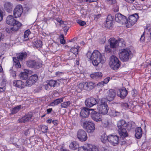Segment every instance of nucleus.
<instances>
[{
	"label": "nucleus",
	"mask_w": 151,
	"mask_h": 151,
	"mask_svg": "<svg viewBox=\"0 0 151 151\" xmlns=\"http://www.w3.org/2000/svg\"><path fill=\"white\" fill-rule=\"evenodd\" d=\"M109 65L114 70H116L119 68L120 66V63L118 58L114 55L111 56L110 59Z\"/></svg>",
	"instance_id": "obj_5"
},
{
	"label": "nucleus",
	"mask_w": 151,
	"mask_h": 151,
	"mask_svg": "<svg viewBox=\"0 0 151 151\" xmlns=\"http://www.w3.org/2000/svg\"><path fill=\"white\" fill-rule=\"evenodd\" d=\"M115 20L116 22L122 24H126L127 21L126 17L120 13L115 14Z\"/></svg>",
	"instance_id": "obj_13"
},
{
	"label": "nucleus",
	"mask_w": 151,
	"mask_h": 151,
	"mask_svg": "<svg viewBox=\"0 0 151 151\" xmlns=\"http://www.w3.org/2000/svg\"><path fill=\"white\" fill-rule=\"evenodd\" d=\"M70 149L72 150H75L79 147V145L78 143L76 141L71 142L69 146Z\"/></svg>",
	"instance_id": "obj_31"
},
{
	"label": "nucleus",
	"mask_w": 151,
	"mask_h": 151,
	"mask_svg": "<svg viewBox=\"0 0 151 151\" xmlns=\"http://www.w3.org/2000/svg\"><path fill=\"white\" fill-rule=\"evenodd\" d=\"M118 131L120 135L122 137H126L128 135L127 132L125 128L118 129Z\"/></svg>",
	"instance_id": "obj_22"
},
{
	"label": "nucleus",
	"mask_w": 151,
	"mask_h": 151,
	"mask_svg": "<svg viewBox=\"0 0 151 151\" xmlns=\"http://www.w3.org/2000/svg\"><path fill=\"white\" fill-rule=\"evenodd\" d=\"M117 125L118 129H121L126 127L127 124L124 120H121L118 122Z\"/></svg>",
	"instance_id": "obj_27"
},
{
	"label": "nucleus",
	"mask_w": 151,
	"mask_h": 151,
	"mask_svg": "<svg viewBox=\"0 0 151 151\" xmlns=\"http://www.w3.org/2000/svg\"><path fill=\"white\" fill-rule=\"evenodd\" d=\"M32 117V114L31 113H28L26 115L21 119H20L21 122L25 123L30 120Z\"/></svg>",
	"instance_id": "obj_26"
},
{
	"label": "nucleus",
	"mask_w": 151,
	"mask_h": 151,
	"mask_svg": "<svg viewBox=\"0 0 151 151\" xmlns=\"http://www.w3.org/2000/svg\"><path fill=\"white\" fill-rule=\"evenodd\" d=\"M21 107V106L20 105L14 107L12 109L11 114H16L19 111Z\"/></svg>",
	"instance_id": "obj_40"
},
{
	"label": "nucleus",
	"mask_w": 151,
	"mask_h": 151,
	"mask_svg": "<svg viewBox=\"0 0 151 151\" xmlns=\"http://www.w3.org/2000/svg\"><path fill=\"white\" fill-rule=\"evenodd\" d=\"M64 73L63 72H60L59 71L56 72L55 73V75L58 77L61 76Z\"/></svg>",
	"instance_id": "obj_55"
},
{
	"label": "nucleus",
	"mask_w": 151,
	"mask_h": 151,
	"mask_svg": "<svg viewBox=\"0 0 151 151\" xmlns=\"http://www.w3.org/2000/svg\"><path fill=\"white\" fill-rule=\"evenodd\" d=\"M145 31H144L143 32L142 35L141 36L140 38V40L142 41H143L144 40L145 38Z\"/></svg>",
	"instance_id": "obj_57"
},
{
	"label": "nucleus",
	"mask_w": 151,
	"mask_h": 151,
	"mask_svg": "<svg viewBox=\"0 0 151 151\" xmlns=\"http://www.w3.org/2000/svg\"><path fill=\"white\" fill-rule=\"evenodd\" d=\"M52 111V108H50L47 109L46 110V111L47 112V114H48L50 113Z\"/></svg>",
	"instance_id": "obj_63"
},
{
	"label": "nucleus",
	"mask_w": 151,
	"mask_h": 151,
	"mask_svg": "<svg viewBox=\"0 0 151 151\" xmlns=\"http://www.w3.org/2000/svg\"><path fill=\"white\" fill-rule=\"evenodd\" d=\"M52 120L51 119H49L47 120L46 122L47 123L51 124L52 122Z\"/></svg>",
	"instance_id": "obj_64"
},
{
	"label": "nucleus",
	"mask_w": 151,
	"mask_h": 151,
	"mask_svg": "<svg viewBox=\"0 0 151 151\" xmlns=\"http://www.w3.org/2000/svg\"><path fill=\"white\" fill-rule=\"evenodd\" d=\"M52 123L55 125L57 126L58 124V122L57 120H53L52 121Z\"/></svg>",
	"instance_id": "obj_62"
},
{
	"label": "nucleus",
	"mask_w": 151,
	"mask_h": 151,
	"mask_svg": "<svg viewBox=\"0 0 151 151\" xmlns=\"http://www.w3.org/2000/svg\"><path fill=\"white\" fill-rule=\"evenodd\" d=\"M5 86V85H4L2 87H0V92H3L6 89Z\"/></svg>",
	"instance_id": "obj_61"
},
{
	"label": "nucleus",
	"mask_w": 151,
	"mask_h": 151,
	"mask_svg": "<svg viewBox=\"0 0 151 151\" xmlns=\"http://www.w3.org/2000/svg\"><path fill=\"white\" fill-rule=\"evenodd\" d=\"M41 129L43 133H46L47 132L48 128L47 126L43 125L41 127Z\"/></svg>",
	"instance_id": "obj_46"
},
{
	"label": "nucleus",
	"mask_w": 151,
	"mask_h": 151,
	"mask_svg": "<svg viewBox=\"0 0 151 151\" xmlns=\"http://www.w3.org/2000/svg\"><path fill=\"white\" fill-rule=\"evenodd\" d=\"M109 114L110 116L114 117L119 116L120 113L119 112L116 111L114 110H111L109 112Z\"/></svg>",
	"instance_id": "obj_35"
},
{
	"label": "nucleus",
	"mask_w": 151,
	"mask_h": 151,
	"mask_svg": "<svg viewBox=\"0 0 151 151\" xmlns=\"http://www.w3.org/2000/svg\"><path fill=\"white\" fill-rule=\"evenodd\" d=\"M3 13L2 11L0 9V22L3 19Z\"/></svg>",
	"instance_id": "obj_58"
},
{
	"label": "nucleus",
	"mask_w": 151,
	"mask_h": 151,
	"mask_svg": "<svg viewBox=\"0 0 151 151\" xmlns=\"http://www.w3.org/2000/svg\"><path fill=\"white\" fill-rule=\"evenodd\" d=\"M17 21L15 20L12 16H8L6 19V23L7 24L10 25L14 24Z\"/></svg>",
	"instance_id": "obj_23"
},
{
	"label": "nucleus",
	"mask_w": 151,
	"mask_h": 151,
	"mask_svg": "<svg viewBox=\"0 0 151 151\" xmlns=\"http://www.w3.org/2000/svg\"><path fill=\"white\" fill-rule=\"evenodd\" d=\"M30 33L29 29H27L24 32V41H26L28 40V36Z\"/></svg>",
	"instance_id": "obj_42"
},
{
	"label": "nucleus",
	"mask_w": 151,
	"mask_h": 151,
	"mask_svg": "<svg viewBox=\"0 0 151 151\" xmlns=\"http://www.w3.org/2000/svg\"><path fill=\"white\" fill-rule=\"evenodd\" d=\"M108 136H107L106 134H103L101 136V139L104 143H105L108 141Z\"/></svg>",
	"instance_id": "obj_37"
},
{
	"label": "nucleus",
	"mask_w": 151,
	"mask_h": 151,
	"mask_svg": "<svg viewBox=\"0 0 151 151\" xmlns=\"http://www.w3.org/2000/svg\"><path fill=\"white\" fill-rule=\"evenodd\" d=\"M92 109L84 107L81 110L80 113V115L83 118L87 117L90 113V111H92Z\"/></svg>",
	"instance_id": "obj_18"
},
{
	"label": "nucleus",
	"mask_w": 151,
	"mask_h": 151,
	"mask_svg": "<svg viewBox=\"0 0 151 151\" xmlns=\"http://www.w3.org/2000/svg\"><path fill=\"white\" fill-rule=\"evenodd\" d=\"M19 76L21 79L26 80L28 78V74L25 72H21Z\"/></svg>",
	"instance_id": "obj_39"
},
{
	"label": "nucleus",
	"mask_w": 151,
	"mask_h": 151,
	"mask_svg": "<svg viewBox=\"0 0 151 151\" xmlns=\"http://www.w3.org/2000/svg\"><path fill=\"white\" fill-rule=\"evenodd\" d=\"M102 74L101 72L94 73L90 75L91 77L93 79H97L101 78Z\"/></svg>",
	"instance_id": "obj_29"
},
{
	"label": "nucleus",
	"mask_w": 151,
	"mask_h": 151,
	"mask_svg": "<svg viewBox=\"0 0 151 151\" xmlns=\"http://www.w3.org/2000/svg\"><path fill=\"white\" fill-rule=\"evenodd\" d=\"M132 54V52L128 49H122L119 54V57L121 60L123 62L127 61L129 59Z\"/></svg>",
	"instance_id": "obj_4"
},
{
	"label": "nucleus",
	"mask_w": 151,
	"mask_h": 151,
	"mask_svg": "<svg viewBox=\"0 0 151 151\" xmlns=\"http://www.w3.org/2000/svg\"><path fill=\"white\" fill-rule=\"evenodd\" d=\"M13 85L14 86L20 88H23L25 86L24 83L21 80L14 81Z\"/></svg>",
	"instance_id": "obj_21"
},
{
	"label": "nucleus",
	"mask_w": 151,
	"mask_h": 151,
	"mask_svg": "<svg viewBox=\"0 0 151 151\" xmlns=\"http://www.w3.org/2000/svg\"><path fill=\"white\" fill-rule=\"evenodd\" d=\"M109 124V122L108 121H105L104 122L102 123V125L103 127H107Z\"/></svg>",
	"instance_id": "obj_52"
},
{
	"label": "nucleus",
	"mask_w": 151,
	"mask_h": 151,
	"mask_svg": "<svg viewBox=\"0 0 151 151\" xmlns=\"http://www.w3.org/2000/svg\"><path fill=\"white\" fill-rule=\"evenodd\" d=\"M77 137L78 138L81 142H85L87 139L86 132L83 130L80 129L79 130L77 133Z\"/></svg>",
	"instance_id": "obj_9"
},
{
	"label": "nucleus",
	"mask_w": 151,
	"mask_h": 151,
	"mask_svg": "<svg viewBox=\"0 0 151 151\" xmlns=\"http://www.w3.org/2000/svg\"><path fill=\"white\" fill-rule=\"evenodd\" d=\"M116 95L114 91L112 89H110L107 93L106 96V100L111 101L113 100Z\"/></svg>",
	"instance_id": "obj_17"
},
{
	"label": "nucleus",
	"mask_w": 151,
	"mask_h": 151,
	"mask_svg": "<svg viewBox=\"0 0 151 151\" xmlns=\"http://www.w3.org/2000/svg\"><path fill=\"white\" fill-rule=\"evenodd\" d=\"M106 99L102 98L98 102V109L103 114H106L109 110L108 106L106 102Z\"/></svg>",
	"instance_id": "obj_2"
},
{
	"label": "nucleus",
	"mask_w": 151,
	"mask_h": 151,
	"mask_svg": "<svg viewBox=\"0 0 151 151\" xmlns=\"http://www.w3.org/2000/svg\"><path fill=\"white\" fill-rule=\"evenodd\" d=\"M17 58H13L14 65L17 68L21 67V65L18 60L22 61L25 59L27 56V53L26 52H20L17 54Z\"/></svg>",
	"instance_id": "obj_3"
},
{
	"label": "nucleus",
	"mask_w": 151,
	"mask_h": 151,
	"mask_svg": "<svg viewBox=\"0 0 151 151\" xmlns=\"http://www.w3.org/2000/svg\"><path fill=\"white\" fill-rule=\"evenodd\" d=\"M14 24H12V25L13 26L12 27L13 30H14V31H16L20 28L22 25V24L18 21H17Z\"/></svg>",
	"instance_id": "obj_33"
},
{
	"label": "nucleus",
	"mask_w": 151,
	"mask_h": 151,
	"mask_svg": "<svg viewBox=\"0 0 151 151\" xmlns=\"http://www.w3.org/2000/svg\"><path fill=\"white\" fill-rule=\"evenodd\" d=\"M71 104V102L70 101L64 102L61 104V108H67L70 106Z\"/></svg>",
	"instance_id": "obj_41"
},
{
	"label": "nucleus",
	"mask_w": 151,
	"mask_h": 151,
	"mask_svg": "<svg viewBox=\"0 0 151 151\" xmlns=\"http://www.w3.org/2000/svg\"><path fill=\"white\" fill-rule=\"evenodd\" d=\"M121 106L124 109H127L129 108V105L127 103H124L121 104Z\"/></svg>",
	"instance_id": "obj_49"
},
{
	"label": "nucleus",
	"mask_w": 151,
	"mask_h": 151,
	"mask_svg": "<svg viewBox=\"0 0 151 151\" xmlns=\"http://www.w3.org/2000/svg\"><path fill=\"white\" fill-rule=\"evenodd\" d=\"M110 47L112 48H116L118 46V40H115L114 38H110Z\"/></svg>",
	"instance_id": "obj_24"
},
{
	"label": "nucleus",
	"mask_w": 151,
	"mask_h": 151,
	"mask_svg": "<svg viewBox=\"0 0 151 151\" xmlns=\"http://www.w3.org/2000/svg\"><path fill=\"white\" fill-rule=\"evenodd\" d=\"M23 11L22 6L19 4L17 5L14 10V15L15 18L20 17Z\"/></svg>",
	"instance_id": "obj_16"
},
{
	"label": "nucleus",
	"mask_w": 151,
	"mask_h": 151,
	"mask_svg": "<svg viewBox=\"0 0 151 151\" xmlns=\"http://www.w3.org/2000/svg\"><path fill=\"white\" fill-rule=\"evenodd\" d=\"M118 46L124 47L125 46V42L123 39H119L118 40Z\"/></svg>",
	"instance_id": "obj_43"
},
{
	"label": "nucleus",
	"mask_w": 151,
	"mask_h": 151,
	"mask_svg": "<svg viewBox=\"0 0 151 151\" xmlns=\"http://www.w3.org/2000/svg\"><path fill=\"white\" fill-rule=\"evenodd\" d=\"M108 3L111 4H113L116 3V0H107Z\"/></svg>",
	"instance_id": "obj_53"
},
{
	"label": "nucleus",
	"mask_w": 151,
	"mask_h": 151,
	"mask_svg": "<svg viewBox=\"0 0 151 151\" xmlns=\"http://www.w3.org/2000/svg\"><path fill=\"white\" fill-rule=\"evenodd\" d=\"M6 31L8 33H12V32L14 31V30H13L12 27H7L6 29Z\"/></svg>",
	"instance_id": "obj_48"
},
{
	"label": "nucleus",
	"mask_w": 151,
	"mask_h": 151,
	"mask_svg": "<svg viewBox=\"0 0 151 151\" xmlns=\"http://www.w3.org/2000/svg\"><path fill=\"white\" fill-rule=\"evenodd\" d=\"M86 55L92 61L93 64L94 66H97L100 63L103 64L106 61L105 58L97 50H94L92 53L90 51H88Z\"/></svg>",
	"instance_id": "obj_1"
},
{
	"label": "nucleus",
	"mask_w": 151,
	"mask_h": 151,
	"mask_svg": "<svg viewBox=\"0 0 151 151\" xmlns=\"http://www.w3.org/2000/svg\"><path fill=\"white\" fill-rule=\"evenodd\" d=\"M80 48L79 46H77L76 47H72L70 49V51L76 55L78 54V50Z\"/></svg>",
	"instance_id": "obj_36"
},
{
	"label": "nucleus",
	"mask_w": 151,
	"mask_h": 151,
	"mask_svg": "<svg viewBox=\"0 0 151 151\" xmlns=\"http://www.w3.org/2000/svg\"><path fill=\"white\" fill-rule=\"evenodd\" d=\"M89 144H87L85 145L84 146H82L80 147H79L78 150V151H88V150L87 149L88 148V145Z\"/></svg>",
	"instance_id": "obj_44"
},
{
	"label": "nucleus",
	"mask_w": 151,
	"mask_h": 151,
	"mask_svg": "<svg viewBox=\"0 0 151 151\" xmlns=\"http://www.w3.org/2000/svg\"><path fill=\"white\" fill-rule=\"evenodd\" d=\"M119 137L116 135L110 134L108 135V141L113 146L118 145L119 142Z\"/></svg>",
	"instance_id": "obj_11"
},
{
	"label": "nucleus",
	"mask_w": 151,
	"mask_h": 151,
	"mask_svg": "<svg viewBox=\"0 0 151 151\" xmlns=\"http://www.w3.org/2000/svg\"><path fill=\"white\" fill-rule=\"evenodd\" d=\"M138 18L139 17L137 14L131 15L129 16L128 19L127 20V23L128 24H129L130 26H131L135 23Z\"/></svg>",
	"instance_id": "obj_14"
},
{
	"label": "nucleus",
	"mask_w": 151,
	"mask_h": 151,
	"mask_svg": "<svg viewBox=\"0 0 151 151\" xmlns=\"http://www.w3.org/2000/svg\"><path fill=\"white\" fill-rule=\"evenodd\" d=\"M91 118L94 121L99 122L102 120V116L100 114L92 109L91 113Z\"/></svg>",
	"instance_id": "obj_12"
},
{
	"label": "nucleus",
	"mask_w": 151,
	"mask_h": 151,
	"mask_svg": "<svg viewBox=\"0 0 151 151\" xmlns=\"http://www.w3.org/2000/svg\"><path fill=\"white\" fill-rule=\"evenodd\" d=\"M77 23L80 25L81 26H83L86 24V22L84 21L81 20H78L77 21Z\"/></svg>",
	"instance_id": "obj_47"
},
{
	"label": "nucleus",
	"mask_w": 151,
	"mask_h": 151,
	"mask_svg": "<svg viewBox=\"0 0 151 151\" xmlns=\"http://www.w3.org/2000/svg\"><path fill=\"white\" fill-rule=\"evenodd\" d=\"M81 13L83 16V17H85L86 15L87 14V11L85 9H82L81 11Z\"/></svg>",
	"instance_id": "obj_51"
},
{
	"label": "nucleus",
	"mask_w": 151,
	"mask_h": 151,
	"mask_svg": "<svg viewBox=\"0 0 151 151\" xmlns=\"http://www.w3.org/2000/svg\"><path fill=\"white\" fill-rule=\"evenodd\" d=\"M48 84L50 86L55 87L60 85V83L56 81L51 80L49 81Z\"/></svg>",
	"instance_id": "obj_34"
},
{
	"label": "nucleus",
	"mask_w": 151,
	"mask_h": 151,
	"mask_svg": "<svg viewBox=\"0 0 151 151\" xmlns=\"http://www.w3.org/2000/svg\"><path fill=\"white\" fill-rule=\"evenodd\" d=\"M66 22L62 20L59 23L60 24L59 25L63 27H65L66 24L65 23Z\"/></svg>",
	"instance_id": "obj_54"
},
{
	"label": "nucleus",
	"mask_w": 151,
	"mask_h": 151,
	"mask_svg": "<svg viewBox=\"0 0 151 151\" xmlns=\"http://www.w3.org/2000/svg\"><path fill=\"white\" fill-rule=\"evenodd\" d=\"M98 100L93 97H90L86 99L85 103L86 106L87 107H91L93 106L98 104Z\"/></svg>",
	"instance_id": "obj_15"
},
{
	"label": "nucleus",
	"mask_w": 151,
	"mask_h": 151,
	"mask_svg": "<svg viewBox=\"0 0 151 151\" xmlns=\"http://www.w3.org/2000/svg\"><path fill=\"white\" fill-rule=\"evenodd\" d=\"M128 91L125 88H122L120 89L117 92V95L122 99H124L127 96Z\"/></svg>",
	"instance_id": "obj_19"
},
{
	"label": "nucleus",
	"mask_w": 151,
	"mask_h": 151,
	"mask_svg": "<svg viewBox=\"0 0 151 151\" xmlns=\"http://www.w3.org/2000/svg\"><path fill=\"white\" fill-rule=\"evenodd\" d=\"M83 128L88 133L93 132L95 129L94 123L91 121H84L83 124Z\"/></svg>",
	"instance_id": "obj_6"
},
{
	"label": "nucleus",
	"mask_w": 151,
	"mask_h": 151,
	"mask_svg": "<svg viewBox=\"0 0 151 151\" xmlns=\"http://www.w3.org/2000/svg\"><path fill=\"white\" fill-rule=\"evenodd\" d=\"M33 46L37 48L41 47L42 46V42L40 40H34L33 41Z\"/></svg>",
	"instance_id": "obj_32"
},
{
	"label": "nucleus",
	"mask_w": 151,
	"mask_h": 151,
	"mask_svg": "<svg viewBox=\"0 0 151 151\" xmlns=\"http://www.w3.org/2000/svg\"><path fill=\"white\" fill-rule=\"evenodd\" d=\"M110 79V78L109 77L106 78H105L103 81V82L105 84H107L109 82V80Z\"/></svg>",
	"instance_id": "obj_56"
},
{
	"label": "nucleus",
	"mask_w": 151,
	"mask_h": 151,
	"mask_svg": "<svg viewBox=\"0 0 151 151\" xmlns=\"http://www.w3.org/2000/svg\"><path fill=\"white\" fill-rule=\"evenodd\" d=\"M88 151H100L98 147L91 145H88Z\"/></svg>",
	"instance_id": "obj_38"
},
{
	"label": "nucleus",
	"mask_w": 151,
	"mask_h": 151,
	"mask_svg": "<svg viewBox=\"0 0 151 151\" xmlns=\"http://www.w3.org/2000/svg\"><path fill=\"white\" fill-rule=\"evenodd\" d=\"M12 4L9 2H6L4 4V8L6 11L8 12H10L12 11Z\"/></svg>",
	"instance_id": "obj_30"
},
{
	"label": "nucleus",
	"mask_w": 151,
	"mask_h": 151,
	"mask_svg": "<svg viewBox=\"0 0 151 151\" xmlns=\"http://www.w3.org/2000/svg\"><path fill=\"white\" fill-rule=\"evenodd\" d=\"M10 73L11 75L13 77H15L16 76V72L15 71L13 70H11Z\"/></svg>",
	"instance_id": "obj_60"
},
{
	"label": "nucleus",
	"mask_w": 151,
	"mask_h": 151,
	"mask_svg": "<svg viewBox=\"0 0 151 151\" xmlns=\"http://www.w3.org/2000/svg\"><path fill=\"white\" fill-rule=\"evenodd\" d=\"M65 97H64L61 98H59L55 99L53 101L50 103V105L52 106L57 105L60 103L63 102V99Z\"/></svg>",
	"instance_id": "obj_28"
},
{
	"label": "nucleus",
	"mask_w": 151,
	"mask_h": 151,
	"mask_svg": "<svg viewBox=\"0 0 151 151\" xmlns=\"http://www.w3.org/2000/svg\"><path fill=\"white\" fill-rule=\"evenodd\" d=\"M27 66L31 68L38 69L42 66V63L34 60H29L27 61Z\"/></svg>",
	"instance_id": "obj_8"
},
{
	"label": "nucleus",
	"mask_w": 151,
	"mask_h": 151,
	"mask_svg": "<svg viewBox=\"0 0 151 151\" xmlns=\"http://www.w3.org/2000/svg\"><path fill=\"white\" fill-rule=\"evenodd\" d=\"M135 137L136 138L139 139L142 136V130L140 127L137 128L135 130Z\"/></svg>",
	"instance_id": "obj_25"
},
{
	"label": "nucleus",
	"mask_w": 151,
	"mask_h": 151,
	"mask_svg": "<svg viewBox=\"0 0 151 151\" xmlns=\"http://www.w3.org/2000/svg\"><path fill=\"white\" fill-rule=\"evenodd\" d=\"M60 43L63 45L65 43V41L64 39V36L63 34H61L59 36Z\"/></svg>",
	"instance_id": "obj_45"
},
{
	"label": "nucleus",
	"mask_w": 151,
	"mask_h": 151,
	"mask_svg": "<svg viewBox=\"0 0 151 151\" xmlns=\"http://www.w3.org/2000/svg\"><path fill=\"white\" fill-rule=\"evenodd\" d=\"M105 50L107 53L110 52L111 51V49H110L109 46L108 45L105 46Z\"/></svg>",
	"instance_id": "obj_50"
},
{
	"label": "nucleus",
	"mask_w": 151,
	"mask_h": 151,
	"mask_svg": "<svg viewBox=\"0 0 151 151\" xmlns=\"http://www.w3.org/2000/svg\"><path fill=\"white\" fill-rule=\"evenodd\" d=\"M112 19L111 15H108L106 20L105 27L108 29H110L113 24L112 19Z\"/></svg>",
	"instance_id": "obj_20"
},
{
	"label": "nucleus",
	"mask_w": 151,
	"mask_h": 151,
	"mask_svg": "<svg viewBox=\"0 0 151 151\" xmlns=\"http://www.w3.org/2000/svg\"><path fill=\"white\" fill-rule=\"evenodd\" d=\"M38 77V76L37 74L32 75L26 81L25 84V86L28 87L31 86L32 85L34 84L37 81Z\"/></svg>",
	"instance_id": "obj_10"
},
{
	"label": "nucleus",
	"mask_w": 151,
	"mask_h": 151,
	"mask_svg": "<svg viewBox=\"0 0 151 151\" xmlns=\"http://www.w3.org/2000/svg\"><path fill=\"white\" fill-rule=\"evenodd\" d=\"M78 86L81 90L83 89L90 91L95 87V85L94 83L92 82H88L80 83Z\"/></svg>",
	"instance_id": "obj_7"
},
{
	"label": "nucleus",
	"mask_w": 151,
	"mask_h": 151,
	"mask_svg": "<svg viewBox=\"0 0 151 151\" xmlns=\"http://www.w3.org/2000/svg\"><path fill=\"white\" fill-rule=\"evenodd\" d=\"M101 17V14H100L95 15L94 17V20L96 21H97Z\"/></svg>",
	"instance_id": "obj_59"
}]
</instances>
